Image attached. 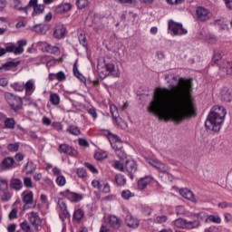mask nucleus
Segmentation results:
<instances>
[{"instance_id": "obj_9", "label": "nucleus", "mask_w": 232, "mask_h": 232, "mask_svg": "<svg viewBox=\"0 0 232 232\" xmlns=\"http://www.w3.org/2000/svg\"><path fill=\"white\" fill-rule=\"evenodd\" d=\"M196 15L198 21L205 22L211 19V12L204 7H198L196 10Z\"/></svg>"}, {"instance_id": "obj_18", "label": "nucleus", "mask_w": 232, "mask_h": 232, "mask_svg": "<svg viewBox=\"0 0 232 232\" xmlns=\"http://www.w3.org/2000/svg\"><path fill=\"white\" fill-rule=\"evenodd\" d=\"M219 97L223 102H231L232 101L231 91H229L227 87L221 89Z\"/></svg>"}, {"instance_id": "obj_44", "label": "nucleus", "mask_w": 232, "mask_h": 232, "mask_svg": "<svg viewBox=\"0 0 232 232\" xmlns=\"http://www.w3.org/2000/svg\"><path fill=\"white\" fill-rule=\"evenodd\" d=\"M8 189V180L0 179V192Z\"/></svg>"}, {"instance_id": "obj_33", "label": "nucleus", "mask_w": 232, "mask_h": 232, "mask_svg": "<svg viewBox=\"0 0 232 232\" xmlns=\"http://www.w3.org/2000/svg\"><path fill=\"white\" fill-rule=\"evenodd\" d=\"M187 221L186 219L184 218H178L174 221V226L176 227H179L181 229H186L187 227Z\"/></svg>"}, {"instance_id": "obj_41", "label": "nucleus", "mask_w": 232, "mask_h": 232, "mask_svg": "<svg viewBox=\"0 0 232 232\" xmlns=\"http://www.w3.org/2000/svg\"><path fill=\"white\" fill-rule=\"evenodd\" d=\"M214 222L215 224H220L222 222V219L218 216H213L210 215L207 218V222Z\"/></svg>"}, {"instance_id": "obj_3", "label": "nucleus", "mask_w": 232, "mask_h": 232, "mask_svg": "<svg viewBox=\"0 0 232 232\" xmlns=\"http://www.w3.org/2000/svg\"><path fill=\"white\" fill-rule=\"evenodd\" d=\"M213 64L219 67L220 77H226V75H232V62L222 60V53L220 51H215L212 58Z\"/></svg>"}, {"instance_id": "obj_50", "label": "nucleus", "mask_w": 232, "mask_h": 232, "mask_svg": "<svg viewBox=\"0 0 232 232\" xmlns=\"http://www.w3.org/2000/svg\"><path fill=\"white\" fill-rule=\"evenodd\" d=\"M76 173L80 179H86V177H88V173L86 172V169H84L82 168L78 169Z\"/></svg>"}, {"instance_id": "obj_10", "label": "nucleus", "mask_w": 232, "mask_h": 232, "mask_svg": "<svg viewBox=\"0 0 232 232\" xmlns=\"http://www.w3.org/2000/svg\"><path fill=\"white\" fill-rule=\"evenodd\" d=\"M59 153H65L66 155H70V157H77L78 153L75 148L66 144L62 143L59 145Z\"/></svg>"}, {"instance_id": "obj_21", "label": "nucleus", "mask_w": 232, "mask_h": 232, "mask_svg": "<svg viewBox=\"0 0 232 232\" xmlns=\"http://www.w3.org/2000/svg\"><path fill=\"white\" fill-rule=\"evenodd\" d=\"M203 213L197 214L198 219L202 218ZM193 220V221H187L186 229H195V227H198L200 226V220Z\"/></svg>"}, {"instance_id": "obj_28", "label": "nucleus", "mask_w": 232, "mask_h": 232, "mask_svg": "<svg viewBox=\"0 0 232 232\" xmlns=\"http://www.w3.org/2000/svg\"><path fill=\"white\" fill-rule=\"evenodd\" d=\"M111 113L112 119L116 122V124H120L121 121L119 120V111L117 109V106L111 105Z\"/></svg>"}, {"instance_id": "obj_55", "label": "nucleus", "mask_w": 232, "mask_h": 232, "mask_svg": "<svg viewBox=\"0 0 232 232\" xmlns=\"http://www.w3.org/2000/svg\"><path fill=\"white\" fill-rule=\"evenodd\" d=\"M85 166L87 167V169L90 171H92V173H99V170L97 169V168H95V166L92 165V163L85 162Z\"/></svg>"}, {"instance_id": "obj_20", "label": "nucleus", "mask_w": 232, "mask_h": 232, "mask_svg": "<svg viewBox=\"0 0 232 232\" xmlns=\"http://www.w3.org/2000/svg\"><path fill=\"white\" fill-rule=\"evenodd\" d=\"M10 188L14 189V191H21L23 189V180L17 179V178H13L10 180Z\"/></svg>"}, {"instance_id": "obj_26", "label": "nucleus", "mask_w": 232, "mask_h": 232, "mask_svg": "<svg viewBox=\"0 0 232 232\" xmlns=\"http://www.w3.org/2000/svg\"><path fill=\"white\" fill-rule=\"evenodd\" d=\"M4 126L6 130H14L15 128V119L5 118L4 121Z\"/></svg>"}, {"instance_id": "obj_5", "label": "nucleus", "mask_w": 232, "mask_h": 232, "mask_svg": "<svg viewBox=\"0 0 232 232\" xmlns=\"http://www.w3.org/2000/svg\"><path fill=\"white\" fill-rule=\"evenodd\" d=\"M5 101L14 111H19L23 108V98L15 96L14 93L5 92Z\"/></svg>"}, {"instance_id": "obj_1", "label": "nucleus", "mask_w": 232, "mask_h": 232, "mask_svg": "<svg viewBox=\"0 0 232 232\" xmlns=\"http://www.w3.org/2000/svg\"><path fill=\"white\" fill-rule=\"evenodd\" d=\"M172 80L179 84H169V89H156L148 111L163 121L175 122L197 117V104L192 95L193 83L190 80L179 76H173Z\"/></svg>"}, {"instance_id": "obj_56", "label": "nucleus", "mask_w": 232, "mask_h": 232, "mask_svg": "<svg viewBox=\"0 0 232 232\" xmlns=\"http://www.w3.org/2000/svg\"><path fill=\"white\" fill-rule=\"evenodd\" d=\"M206 43H208V44H215L217 43V38L213 35H208L205 38Z\"/></svg>"}, {"instance_id": "obj_29", "label": "nucleus", "mask_w": 232, "mask_h": 232, "mask_svg": "<svg viewBox=\"0 0 232 232\" xmlns=\"http://www.w3.org/2000/svg\"><path fill=\"white\" fill-rule=\"evenodd\" d=\"M44 50H45V52H47V53H52L53 55H55L56 53H59V52H61V50L59 49L58 46H52V44H46Z\"/></svg>"}, {"instance_id": "obj_52", "label": "nucleus", "mask_w": 232, "mask_h": 232, "mask_svg": "<svg viewBox=\"0 0 232 232\" xmlns=\"http://www.w3.org/2000/svg\"><path fill=\"white\" fill-rule=\"evenodd\" d=\"M56 184L61 187L64 186L66 184V178H64V176H58L56 178Z\"/></svg>"}, {"instance_id": "obj_40", "label": "nucleus", "mask_w": 232, "mask_h": 232, "mask_svg": "<svg viewBox=\"0 0 232 232\" xmlns=\"http://www.w3.org/2000/svg\"><path fill=\"white\" fill-rule=\"evenodd\" d=\"M135 197V194H133L131 191L130 190H123L121 192V198L124 199V200H130V198Z\"/></svg>"}, {"instance_id": "obj_4", "label": "nucleus", "mask_w": 232, "mask_h": 232, "mask_svg": "<svg viewBox=\"0 0 232 232\" xmlns=\"http://www.w3.org/2000/svg\"><path fill=\"white\" fill-rule=\"evenodd\" d=\"M38 3L39 0H30L25 7L20 6L19 10L20 12H24V14H28V9L34 8L32 15L33 17H35L36 15L43 14V12H44V8H46L44 5H39Z\"/></svg>"}, {"instance_id": "obj_53", "label": "nucleus", "mask_w": 232, "mask_h": 232, "mask_svg": "<svg viewBox=\"0 0 232 232\" xmlns=\"http://www.w3.org/2000/svg\"><path fill=\"white\" fill-rule=\"evenodd\" d=\"M20 227L24 232H30V225L28 224V221H24L20 224Z\"/></svg>"}, {"instance_id": "obj_17", "label": "nucleus", "mask_w": 232, "mask_h": 232, "mask_svg": "<svg viewBox=\"0 0 232 232\" xmlns=\"http://www.w3.org/2000/svg\"><path fill=\"white\" fill-rule=\"evenodd\" d=\"M125 221L128 227H131L132 229H137L140 226V221L131 215L126 216Z\"/></svg>"}, {"instance_id": "obj_16", "label": "nucleus", "mask_w": 232, "mask_h": 232, "mask_svg": "<svg viewBox=\"0 0 232 232\" xmlns=\"http://www.w3.org/2000/svg\"><path fill=\"white\" fill-rule=\"evenodd\" d=\"M29 221L31 222L32 226L35 227V229L39 230V226H41L42 220L37 212L30 213Z\"/></svg>"}, {"instance_id": "obj_22", "label": "nucleus", "mask_w": 232, "mask_h": 232, "mask_svg": "<svg viewBox=\"0 0 232 232\" xmlns=\"http://www.w3.org/2000/svg\"><path fill=\"white\" fill-rule=\"evenodd\" d=\"M20 64V61L7 62L0 67V70H5V72H8V70H12V68H16V66H19Z\"/></svg>"}, {"instance_id": "obj_64", "label": "nucleus", "mask_w": 232, "mask_h": 232, "mask_svg": "<svg viewBox=\"0 0 232 232\" xmlns=\"http://www.w3.org/2000/svg\"><path fill=\"white\" fill-rule=\"evenodd\" d=\"M225 5L228 10H232V0H224Z\"/></svg>"}, {"instance_id": "obj_24", "label": "nucleus", "mask_w": 232, "mask_h": 232, "mask_svg": "<svg viewBox=\"0 0 232 232\" xmlns=\"http://www.w3.org/2000/svg\"><path fill=\"white\" fill-rule=\"evenodd\" d=\"M24 88L27 95H32V92H35V85L34 84V81L32 80H29L28 82H26Z\"/></svg>"}, {"instance_id": "obj_31", "label": "nucleus", "mask_w": 232, "mask_h": 232, "mask_svg": "<svg viewBox=\"0 0 232 232\" xmlns=\"http://www.w3.org/2000/svg\"><path fill=\"white\" fill-rule=\"evenodd\" d=\"M23 202L25 205L34 204V192L30 191L26 193L23 198Z\"/></svg>"}, {"instance_id": "obj_34", "label": "nucleus", "mask_w": 232, "mask_h": 232, "mask_svg": "<svg viewBox=\"0 0 232 232\" xmlns=\"http://www.w3.org/2000/svg\"><path fill=\"white\" fill-rule=\"evenodd\" d=\"M84 217V210L82 208H78L73 213V218L74 220H77V222H81Z\"/></svg>"}, {"instance_id": "obj_32", "label": "nucleus", "mask_w": 232, "mask_h": 232, "mask_svg": "<svg viewBox=\"0 0 232 232\" xmlns=\"http://www.w3.org/2000/svg\"><path fill=\"white\" fill-rule=\"evenodd\" d=\"M26 175H32L35 173V169H37V165L34 164V162H28L25 166Z\"/></svg>"}, {"instance_id": "obj_37", "label": "nucleus", "mask_w": 232, "mask_h": 232, "mask_svg": "<svg viewBox=\"0 0 232 232\" xmlns=\"http://www.w3.org/2000/svg\"><path fill=\"white\" fill-rule=\"evenodd\" d=\"M14 166V158H6L2 161V168L8 169Z\"/></svg>"}, {"instance_id": "obj_14", "label": "nucleus", "mask_w": 232, "mask_h": 232, "mask_svg": "<svg viewBox=\"0 0 232 232\" xmlns=\"http://www.w3.org/2000/svg\"><path fill=\"white\" fill-rule=\"evenodd\" d=\"M66 36V27L63 24H58L55 26L53 31L54 39H64Z\"/></svg>"}, {"instance_id": "obj_15", "label": "nucleus", "mask_w": 232, "mask_h": 232, "mask_svg": "<svg viewBox=\"0 0 232 232\" xmlns=\"http://www.w3.org/2000/svg\"><path fill=\"white\" fill-rule=\"evenodd\" d=\"M31 30L39 34L40 35H45V34L50 30V25L46 24H38L34 25Z\"/></svg>"}, {"instance_id": "obj_49", "label": "nucleus", "mask_w": 232, "mask_h": 232, "mask_svg": "<svg viewBox=\"0 0 232 232\" xmlns=\"http://www.w3.org/2000/svg\"><path fill=\"white\" fill-rule=\"evenodd\" d=\"M26 44H27L26 40L18 41V46L16 48L20 49L19 55H21V53H23L24 52V48H23V47L26 46Z\"/></svg>"}, {"instance_id": "obj_39", "label": "nucleus", "mask_w": 232, "mask_h": 232, "mask_svg": "<svg viewBox=\"0 0 232 232\" xmlns=\"http://www.w3.org/2000/svg\"><path fill=\"white\" fill-rule=\"evenodd\" d=\"M67 131L71 133V135H81V130L76 127L75 125H71L68 129Z\"/></svg>"}, {"instance_id": "obj_47", "label": "nucleus", "mask_w": 232, "mask_h": 232, "mask_svg": "<svg viewBox=\"0 0 232 232\" xmlns=\"http://www.w3.org/2000/svg\"><path fill=\"white\" fill-rule=\"evenodd\" d=\"M80 44H82V46H84L86 48V46H88V42L86 41V35L80 34L78 36Z\"/></svg>"}, {"instance_id": "obj_43", "label": "nucleus", "mask_w": 232, "mask_h": 232, "mask_svg": "<svg viewBox=\"0 0 232 232\" xmlns=\"http://www.w3.org/2000/svg\"><path fill=\"white\" fill-rule=\"evenodd\" d=\"M76 5L78 10H82V8H86V6H88V0H77Z\"/></svg>"}, {"instance_id": "obj_38", "label": "nucleus", "mask_w": 232, "mask_h": 232, "mask_svg": "<svg viewBox=\"0 0 232 232\" xmlns=\"http://www.w3.org/2000/svg\"><path fill=\"white\" fill-rule=\"evenodd\" d=\"M20 50L21 49L15 47L14 45H8L5 47V53H14V55H19Z\"/></svg>"}, {"instance_id": "obj_62", "label": "nucleus", "mask_w": 232, "mask_h": 232, "mask_svg": "<svg viewBox=\"0 0 232 232\" xmlns=\"http://www.w3.org/2000/svg\"><path fill=\"white\" fill-rule=\"evenodd\" d=\"M102 193H110L111 188H110V184L109 183H105L103 185V188L102 189Z\"/></svg>"}, {"instance_id": "obj_25", "label": "nucleus", "mask_w": 232, "mask_h": 232, "mask_svg": "<svg viewBox=\"0 0 232 232\" xmlns=\"http://www.w3.org/2000/svg\"><path fill=\"white\" fill-rule=\"evenodd\" d=\"M70 10H72V4L70 3L58 5L56 8L57 14H64V12H70Z\"/></svg>"}, {"instance_id": "obj_36", "label": "nucleus", "mask_w": 232, "mask_h": 232, "mask_svg": "<svg viewBox=\"0 0 232 232\" xmlns=\"http://www.w3.org/2000/svg\"><path fill=\"white\" fill-rule=\"evenodd\" d=\"M50 102L53 106H58V104L61 102V98L59 97V94H57V93H51V95H50Z\"/></svg>"}, {"instance_id": "obj_42", "label": "nucleus", "mask_w": 232, "mask_h": 232, "mask_svg": "<svg viewBox=\"0 0 232 232\" xmlns=\"http://www.w3.org/2000/svg\"><path fill=\"white\" fill-rule=\"evenodd\" d=\"M154 220L156 224H166V222H168V216L166 215L158 216Z\"/></svg>"}, {"instance_id": "obj_23", "label": "nucleus", "mask_w": 232, "mask_h": 232, "mask_svg": "<svg viewBox=\"0 0 232 232\" xmlns=\"http://www.w3.org/2000/svg\"><path fill=\"white\" fill-rule=\"evenodd\" d=\"M150 182H151V178L150 177H145L143 179H140L138 181V188L139 189H146V188H148V184H150Z\"/></svg>"}, {"instance_id": "obj_12", "label": "nucleus", "mask_w": 232, "mask_h": 232, "mask_svg": "<svg viewBox=\"0 0 232 232\" xmlns=\"http://www.w3.org/2000/svg\"><path fill=\"white\" fill-rule=\"evenodd\" d=\"M149 164L158 169L160 173H168V166L161 161L157 160H150Z\"/></svg>"}, {"instance_id": "obj_7", "label": "nucleus", "mask_w": 232, "mask_h": 232, "mask_svg": "<svg viewBox=\"0 0 232 232\" xmlns=\"http://www.w3.org/2000/svg\"><path fill=\"white\" fill-rule=\"evenodd\" d=\"M125 173L133 180L134 175L137 173V162L135 160H129L125 162Z\"/></svg>"}, {"instance_id": "obj_8", "label": "nucleus", "mask_w": 232, "mask_h": 232, "mask_svg": "<svg viewBox=\"0 0 232 232\" xmlns=\"http://www.w3.org/2000/svg\"><path fill=\"white\" fill-rule=\"evenodd\" d=\"M60 195L61 197L68 198V200H71V202H81V200L82 199V194L72 192L70 191V189H66L64 191L60 192Z\"/></svg>"}, {"instance_id": "obj_35", "label": "nucleus", "mask_w": 232, "mask_h": 232, "mask_svg": "<svg viewBox=\"0 0 232 232\" xmlns=\"http://www.w3.org/2000/svg\"><path fill=\"white\" fill-rule=\"evenodd\" d=\"M115 182L117 186H126V178L122 174H117L115 176Z\"/></svg>"}, {"instance_id": "obj_30", "label": "nucleus", "mask_w": 232, "mask_h": 232, "mask_svg": "<svg viewBox=\"0 0 232 232\" xmlns=\"http://www.w3.org/2000/svg\"><path fill=\"white\" fill-rule=\"evenodd\" d=\"M72 72L75 77H77V79H79L82 82H84V81H86V78H84V76L81 74V72H79V68L77 67V62L73 64Z\"/></svg>"}, {"instance_id": "obj_6", "label": "nucleus", "mask_w": 232, "mask_h": 232, "mask_svg": "<svg viewBox=\"0 0 232 232\" xmlns=\"http://www.w3.org/2000/svg\"><path fill=\"white\" fill-rule=\"evenodd\" d=\"M169 30L172 32L173 35H186L188 34V30L182 26V24L173 21L169 22Z\"/></svg>"}, {"instance_id": "obj_2", "label": "nucleus", "mask_w": 232, "mask_h": 232, "mask_svg": "<svg viewBox=\"0 0 232 232\" xmlns=\"http://www.w3.org/2000/svg\"><path fill=\"white\" fill-rule=\"evenodd\" d=\"M226 108L224 106H214L205 121L206 130H211L212 131H220L222 128V122L227 115Z\"/></svg>"}, {"instance_id": "obj_63", "label": "nucleus", "mask_w": 232, "mask_h": 232, "mask_svg": "<svg viewBox=\"0 0 232 232\" xmlns=\"http://www.w3.org/2000/svg\"><path fill=\"white\" fill-rule=\"evenodd\" d=\"M17 227V225L15 224H11L7 227V231L8 232H15V228Z\"/></svg>"}, {"instance_id": "obj_60", "label": "nucleus", "mask_w": 232, "mask_h": 232, "mask_svg": "<svg viewBox=\"0 0 232 232\" xmlns=\"http://www.w3.org/2000/svg\"><path fill=\"white\" fill-rule=\"evenodd\" d=\"M169 5H182L184 0H166Z\"/></svg>"}, {"instance_id": "obj_11", "label": "nucleus", "mask_w": 232, "mask_h": 232, "mask_svg": "<svg viewBox=\"0 0 232 232\" xmlns=\"http://www.w3.org/2000/svg\"><path fill=\"white\" fill-rule=\"evenodd\" d=\"M104 66L106 68V72H109L112 77H120L121 72L115 71V63H113V61L110 58H106L104 60Z\"/></svg>"}, {"instance_id": "obj_61", "label": "nucleus", "mask_w": 232, "mask_h": 232, "mask_svg": "<svg viewBox=\"0 0 232 232\" xmlns=\"http://www.w3.org/2000/svg\"><path fill=\"white\" fill-rule=\"evenodd\" d=\"M88 113H90L93 119H97V111L94 108L89 109Z\"/></svg>"}, {"instance_id": "obj_51", "label": "nucleus", "mask_w": 232, "mask_h": 232, "mask_svg": "<svg viewBox=\"0 0 232 232\" xmlns=\"http://www.w3.org/2000/svg\"><path fill=\"white\" fill-rule=\"evenodd\" d=\"M8 151H18L19 150V144L17 143H10L7 145Z\"/></svg>"}, {"instance_id": "obj_54", "label": "nucleus", "mask_w": 232, "mask_h": 232, "mask_svg": "<svg viewBox=\"0 0 232 232\" xmlns=\"http://www.w3.org/2000/svg\"><path fill=\"white\" fill-rule=\"evenodd\" d=\"M11 87L14 90V92H23L24 90V86L21 85V83H13Z\"/></svg>"}, {"instance_id": "obj_19", "label": "nucleus", "mask_w": 232, "mask_h": 232, "mask_svg": "<svg viewBox=\"0 0 232 232\" xmlns=\"http://www.w3.org/2000/svg\"><path fill=\"white\" fill-rule=\"evenodd\" d=\"M179 195H181L183 198H187V200H190L191 202H197V199L195 198V195L188 188H180Z\"/></svg>"}, {"instance_id": "obj_27", "label": "nucleus", "mask_w": 232, "mask_h": 232, "mask_svg": "<svg viewBox=\"0 0 232 232\" xmlns=\"http://www.w3.org/2000/svg\"><path fill=\"white\" fill-rule=\"evenodd\" d=\"M1 195H0V200L2 202H8V200H10V198H12V192L7 189L5 190H2L1 191Z\"/></svg>"}, {"instance_id": "obj_13", "label": "nucleus", "mask_w": 232, "mask_h": 232, "mask_svg": "<svg viewBox=\"0 0 232 232\" xmlns=\"http://www.w3.org/2000/svg\"><path fill=\"white\" fill-rule=\"evenodd\" d=\"M121 224L122 221L116 216L109 217V226L111 227L112 231H119V229H121Z\"/></svg>"}, {"instance_id": "obj_46", "label": "nucleus", "mask_w": 232, "mask_h": 232, "mask_svg": "<svg viewBox=\"0 0 232 232\" xmlns=\"http://www.w3.org/2000/svg\"><path fill=\"white\" fill-rule=\"evenodd\" d=\"M24 186L27 188H34V182L32 181V178H24Z\"/></svg>"}, {"instance_id": "obj_48", "label": "nucleus", "mask_w": 232, "mask_h": 232, "mask_svg": "<svg viewBox=\"0 0 232 232\" xmlns=\"http://www.w3.org/2000/svg\"><path fill=\"white\" fill-rule=\"evenodd\" d=\"M114 168L115 169H119L120 171H123V173L126 172L125 165L119 160L114 162Z\"/></svg>"}, {"instance_id": "obj_45", "label": "nucleus", "mask_w": 232, "mask_h": 232, "mask_svg": "<svg viewBox=\"0 0 232 232\" xmlns=\"http://www.w3.org/2000/svg\"><path fill=\"white\" fill-rule=\"evenodd\" d=\"M54 75L56 76V79L59 82H63V81H66V74H64V72L60 71L57 73H54Z\"/></svg>"}, {"instance_id": "obj_57", "label": "nucleus", "mask_w": 232, "mask_h": 232, "mask_svg": "<svg viewBox=\"0 0 232 232\" xmlns=\"http://www.w3.org/2000/svg\"><path fill=\"white\" fill-rule=\"evenodd\" d=\"M17 217V208H13L8 215L9 220H14Z\"/></svg>"}, {"instance_id": "obj_59", "label": "nucleus", "mask_w": 232, "mask_h": 232, "mask_svg": "<svg viewBox=\"0 0 232 232\" xmlns=\"http://www.w3.org/2000/svg\"><path fill=\"white\" fill-rule=\"evenodd\" d=\"M78 143L80 144V146H83L84 148H88V146H90V143L88 142V140L84 139H79Z\"/></svg>"}, {"instance_id": "obj_58", "label": "nucleus", "mask_w": 232, "mask_h": 232, "mask_svg": "<svg viewBox=\"0 0 232 232\" xmlns=\"http://www.w3.org/2000/svg\"><path fill=\"white\" fill-rule=\"evenodd\" d=\"M92 188H95L97 189H102V185L101 184V181L99 180H92Z\"/></svg>"}]
</instances>
